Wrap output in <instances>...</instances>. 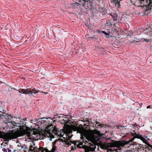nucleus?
Returning <instances> with one entry per match:
<instances>
[{
  "label": "nucleus",
  "instance_id": "15",
  "mask_svg": "<svg viewBox=\"0 0 152 152\" xmlns=\"http://www.w3.org/2000/svg\"><path fill=\"white\" fill-rule=\"evenodd\" d=\"M46 121V120H42L41 121V122L42 123H44L45 124H47V123H46L45 122Z\"/></svg>",
  "mask_w": 152,
  "mask_h": 152
},
{
  "label": "nucleus",
  "instance_id": "18",
  "mask_svg": "<svg viewBox=\"0 0 152 152\" xmlns=\"http://www.w3.org/2000/svg\"><path fill=\"white\" fill-rule=\"evenodd\" d=\"M2 151L4 152H7V149H6V148H3V149H2Z\"/></svg>",
  "mask_w": 152,
  "mask_h": 152
},
{
  "label": "nucleus",
  "instance_id": "13",
  "mask_svg": "<svg viewBox=\"0 0 152 152\" xmlns=\"http://www.w3.org/2000/svg\"><path fill=\"white\" fill-rule=\"evenodd\" d=\"M83 145V143L81 142L80 143H79L77 145V147L79 148H81V146Z\"/></svg>",
  "mask_w": 152,
  "mask_h": 152
},
{
  "label": "nucleus",
  "instance_id": "7",
  "mask_svg": "<svg viewBox=\"0 0 152 152\" xmlns=\"http://www.w3.org/2000/svg\"><path fill=\"white\" fill-rule=\"evenodd\" d=\"M78 2H75L74 4L77 5V6L80 5H82L83 6L85 4V0H77Z\"/></svg>",
  "mask_w": 152,
  "mask_h": 152
},
{
  "label": "nucleus",
  "instance_id": "14",
  "mask_svg": "<svg viewBox=\"0 0 152 152\" xmlns=\"http://www.w3.org/2000/svg\"><path fill=\"white\" fill-rule=\"evenodd\" d=\"M75 145H76V143H74V146H72L71 147V150H74L75 149V148H76V147L75 146Z\"/></svg>",
  "mask_w": 152,
  "mask_h": 152
},
{
  "label": "nucleus",
  "instance_id": "10",
  "mask_svg": "<svg viewBox=\"0 0 152 152\" xmlns=\"http://www.w3.org/2000/svg\"><path fill=\"white\" fill-rule=\"evenodd\" d=\"M102 33L104 34L105 35V36L107 38H109V35H110L109 32L107 33L106 32H105V31H102Z\"/></svg>",
  "mask_w": 152,
  "mask_h": 152
},
{
  "label": "nucleus",
  "instance_id": "26",
  "mask_svg": "<svg viewBox=\"0 0 152 152\" xmlns=\"http://www.w3.org/2000/svg\"><path fill=\"white\" fill-rule=\"evenodd\" d=\"M149 140V139L147 138V140H146V141H147L148 140Z\"/></svg>",
  "mask_w": 152,
  "mask_h": 152
},
{
  "label": "nucleus",
  "instance_id": "36",
  "mask_svg": "<svg viewBox=\"0 0 152 152\" xmlns=\"http://www.w3.org/2000/svg\"><path fill=\"white\" fill-rule=\"evenodd\" d=\"M26 120V119H25L24 120H25H25Z\"/></svg>",
  "mask_w": 152,
  "mask_h": 152
},
{
  "label": "nucleus",
  "instance_id": "29",
  "mask_svg": "<svg viewBox=\"0 0 152 152\" xmlns=\"http://www.w3.org/2000/svg\"><path fill=\"white\" fill-rule=\"evenodd\" d=\"M140 104V106H142V103H141Z\"/></svg>",
  "mask_w": 152,
  "mask_h": 152
},
{
  "label": "nucleus",
  "instance_id": "9",
  "mask_svg": "<svg viewBox=\"0 0 152 152\" xmlns=\"http://www.w3.org/2000/svg\"><path fill=\"white\" fill-rule=\"evenodd\" d=\"M63 141L60 139H57L55 140L53 143L56 144H58L59 143H62Z\"/></svg>",
  "mask_w": 152,
  "mask_h": 152
},
{
  "label": "nucleus",
  "instance_id": "20",
  "mask_svg": "<svg viewBox=\"0 0 152 152\" xmlns=\"http://www.w3.org/2000/svg\"><path fill=\"white\" fill-rule=\"evenodd\" d=\"M150 107V106L149 105L147 107V108L148 109Z\"/></svg>",
  "mask_w": 152,
  "mask_h": 152
},
{
  "label": "nucleus",
  "instance_id": "16",
  "mask_svg": "<svg viewBox=\"0 0 152 152\" xmlns=\"http://www.w3.org/2000/svg\"><path fill=\"white\" fill-rule=\"evenodd\" d=\"M10 123L12 124L13 125L15 126L16 124V123L14 121H11Z\"/></svg>",
  "mask_w": 152,
  "mask_h": 152
},
{
  "label": "nucleus",
  "instance_id": "28",
  "mask_svg": "<svg viewBox=\"0 0 152 152\" xmlns=\"http://www.w3.org/2000/svg\"><path fill=\"white\" fill-rule=\"evenodd\" d=\"M49 140H50V141H51V140H52V139H51V138H50L49 139Z\"/></svg>",
  "mask_w": 152,
  "mask_h": 152
},
{
  "label": "nucleus",
  "instance_id": "22",
  "mask_svg": "<svg viewBox=\"0 0 152 152\" xmlns=\"http://www.w3.org/2000/svg\"><path fill=\"white\" fill-rule=\"evenodd\" d=\"M67 145H71V143H70V142H68L67 143Z\"/></svg>",
  "mask_w": 152,
  "mask_h": 152
},
{
  "label": "nucleus",
  "instance_id": "33",
  "mask_svg": "<svg viewBox=\"0 0 152 152\" xmlns=\"http://www.w3.org/2000/svg\"><path fill=\"white\" fill-rule=\"evenodd\" d=\"M21 95V94H20V95Z\"/></svg>",
  "mask_w": 152,
  "mask_h": 152
},
{
  "label": "nucleus",
  "instance_id": "12",
  "mask_svg": "<svg viewBox=\"0 0 152 152\" xmlns=\"http://www.w3.org/2000/svg\"><path fill=\"white\" fill-rule=\"evenodd\" d=\"M18 149L20 150L23 148V146H21L20 145H18Z\"/></svg>",
  "mask_w": 152,
  "mask_h": 152
},
{
  "label": "nucleus",
  "instance_id": "37",
  "mask_svg": "<svg viewBox=\"0 0 152 152\" xmlns=\"http://www.w3.org/2000/svg\"><path fill=\"white\" fill-rule=\"evenodd\" d=\"M146 30V31L147 30H147V29H146V30Z\"/></svg>",
  "mask_w": 152,
  "mask_h": 152
},
{
  "label": "nucleus",
  "instance_id": "5",
  "mask_svg": "<svg viewBox=\"0 0 152 152\" xmlns=\"http://www.w3.org/2000/svg\"><path fill=\"white\" fill-rule=\"evenodd\" d=\"M54 128L52 125H50L46 127L45 129V132L48 134H50L53 132Z\"/></svg>",
  "mask_w": 152,
  "mask_h": 152
},
{
  "label": "nucleus",
  "instance_id": "8",
  "mask_svg": "<svg viewBox=\"0 0 152 152\" xmlns=\"http://www.w3.org/2000/svg\"><path fill=\"white\" fill-rule=\"evenodd\" d=\"M141 4L146 5L150 4L151 2V0H140Z\"/></svg>",
  "mask_w": 152,
  "mask_h": 152
},
{
  "label": "nucleus",
  "instance_id": "27",
  "mask_svg": "<svg viewBox=\"0 0 152 152\" xmlns=\"http://www.w3.org/2000/svg\"><path fill=\"white\" fill-rule=\"evenodd\" d=\"M144 142H145V143L146 144V143H147L146 141L145 140V141H144Z\"/></svg>",
  "mask_w": 152,
  "mask_h": 152
},
{
  "label": "nucleus",
  "instance_id": "30",
  "mask_svg": "<svg viewBox=\"0 0 152 152\" xmlns=\"http://www.w3.org/2000/svg\"><path fill=\"white\" fill-rule=\"evenodd\" d=\"M90 151H93V150H89Z\"/></svg>",
  "mask_w": 152,
  "mask_h": 152
},
{
  "label": "nucleus",
  "instance_id": "3",
  "mask_svg": "<svg viewBox=\"0 0 152 152\" xmlns=\"http://www.w3.org/2000/svg\"><path fill=\"white\" fill-rule=\"evenodd\" d=\"M25 134L24 130L22 129L16 131H12L8 135L9 138L10 139H15L17 137L24 135Z\"/></svg>",
  "mask_w": 152,
  "mask_h": 152
},
{
  "label": "nucleus",
  "instance_id": "1",
  "mask_svg": "<svg viewBox=\"0 0 152 152\" xmlns=\"http://www.w3.org/2000/svg\"><path fill=\"white\" fill-rule=\"evenodd\" d=\"M83 134L87 139L93 142L98 141L99 139L98 136L101 135L99 131L91 130L84 131Z\"/></svg>",
  "mask_w": 152,
  "mask_h": 152
},
{
  "label": "nucleus",
  "instance_id": "4",
  "mask_svg": "<svg viewBox=\"0 0 152 152\" xmlns=\"http://www.w3.org/2000/svg\"><path fill=\"white\" fill-rule=\"evenodd\" d=\"M22 92V94H28L30 96H32L33 94H36L39 92L38 90H36L35 88L32 89H21Z\"/></svg>",
  "mask_w": 152,
  "mask_h": 152
},
{
  "label": "nucleus",
  "instance_id": "34",
  "mask_svg": "<svg viewBox=\"0 0 152 152\" xmlns=\"http://www.w3.org/2000/svg\"><path fill=\"white\" fill-rule=\"evenodd\" d=\"M90 38H91V37H90ZM93 38V37H91V38Z\"/></svg>",
  "mask_w": 152,
  "mask_h": 152
},
{
  "label": "nucleus",
  "instance_id": "2",
  "mask_svg": "<svg viewBox=\"0 0 152 152\" xmlns=\"http://www.w3.org/2000/svg\"><path fill=\"white\" fill-rule=\"evenodd\" d=\"M133 140V138L128 141L124 140L116 141L111 140L113 142L111 143H102L101 145V147L103 148L108 147L113 148L116 147L119 148L121 146L123 147L125 145L129 143L130 142L132 141Z\"/></svg>",
  "mask_w": 152,
  "mask_h": 152
},
{
  "label": "nucleus",
  "instance_id": "31",
  "mask_svg": "<svg viewBox=\"0 0 152 152\" xmlns=\"http://www.w3.org/2000/svg\"><path fill=\"white\" fill-rule=\"evenodd\" d=\"M81 139H83V137H81Z\"/></svg>",
  "mask_w": 152,
  "mask_h": 152
},
{
  "label": "nucleus",
  "instance_id": "6",
  "mask_svg": "<svg viewBox=\"0 0 152 152\" xmlns=\"http://www.w3.org/2000/svg\"><path fill=\"white\" fill-rule=\"evenodd\" d=\"M53 132L57 136L61 137L62 136V131L61 129H57V128H54Z\"/></svg>",
  "mask_w": 152,
  "mask_h": 152
},
{
  "label": "nucleus",
  "instance_id": "11",
  "mask_svg": "<svg viewBox=\"0 0 152 152\" xmlns=\"http://www.w3.org/2000/svg\"><path fill=\"white\" fill-rule=\"evenodd\" d=\"M134 132H135L134 131V133H133L135 134V137H137V138H142V136H141L140 135H139L138 134H136V133H134Z\"/></svg>",
  "mask_w": 152,
  "mask_h": 152
},
{
  "label": "nucleus",
  "instance_id": "24",
  "mask_svg": "<svg viewBox=\"0 0 152 152\" xmlns=\"http://www.w3.org/2000/svg\"><path fill=\"white\" fill-rule=\"evenodd\" d=\"M149 146H150V147H151L152 148V145H149Z\"/></svg>",
  "mask_w": 152,
  "mask_h": 152
},
{
  "label": "nucleus",
  "instance_id": "25",
  "mask_svg": "<svg viewBox=\"0 0 152 152\" xmlns=\"http://www.w3.org/2000/svg\"><path fill=\"white\" fill-rule=\"evenodd\" d=\"M73 127H74L73 126H72V127H71V128L72 129H73Z\"/></svg>",
  "mask_w": 152,
  "mask_h": 152
},
{
  "label": "nucleus",
  "instance_id": "21",
  "mask_svg": "<svg viewBox=\"0 0 152 152\" xmlns=\"http://www.w3.org/2000/svg\"><path fill=\"white\" fill-rule=\"evenodd\" d=\"M42 92L43 93H45V94H48V93L47 92H43V91H42Z\"/></svg>",
  "mask_w": 152,
  "mask_h": 152
},
{
  "label": "nucleus",
  "instance_id": "23",
  "mask_svg": "<svg viewBox=\"0 0 152 152\" xmlns=\"http://www.w3.org/2000/svg\"><path fill=\"white\" fill-rule=\"evenodd\" d=\"M8 152H11V150H10V149H8Z\"/></svg>",
  "mask_w": 152,
  "mask_h": 152
},
{
  "label": "nucleus",
  "instance_id": "32",
  "mask_svg": "<svg viewBox=\"0 0 152 152\" xmlns=\"http://www.w3.org/2000/svg\"><path fill=\"white\" fill-rule=\"evenodd\" d=\"M46 121H47L48 120V119H46Z\"/></svg>",
  "mask_w": 152,
  "mask_h": 152
},
{
  "label": "nucleus",
  "instance_id": "35",
  "mask_svg": "<svg viewBox=\"0 0 152 152\" xmlns=\"http://www.w3.org/2000/svg\"><path fill=\"white\" fill-rule=\"evenodd\" d=\"M146 138H147V137H146Z\"/></svg>",
  "mask_w": 152,
  "mask_h": 152
},
{
  "label": "nucleus",
  "instance_id": "19",
  "mask_svg": "<svg viewBox=\"0 0 152 152\" xmlns=\"http://www.w3.org/2000/svg\"><path fill=\"white\" fill-rule=\"evenodd\" d=\"M144 41H146L147 42H148V41H147V39H144Z\"/></svg>",
  "mask_w": 152,
  "mask_h": 152
},
{
  "label": "nucleus",
  "instance_id": "17",
  "mask_svg": "<svg viewBox=\"0 0 152 152\" xmlns=\"http://www.w3.org/2000/svg\"><path fill=\"white\" fill-rule=\"evenodd\" d=\"M71 138V137L69 136L68 135L66 137V139L68 140H69V139H70Z\"/></svg>",
  "mask_w": 152,
  "mask_h": 152
}]
</instances>
